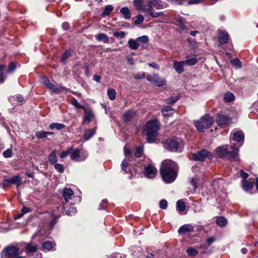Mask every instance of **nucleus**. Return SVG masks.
Segmentation results:
<instances>
[{"label": "nucleus", "mask_w": 258, "mask_h": 258, "mask_svg": "<svg viewBox=\"0 0 258 258\" xmlns=\"http://www.w3.org/2000/svg\"><path fill=\"white\" fill-rule=\"evenodd\" d=\"M56 151L53 150L48 156V161L51 164H54L57 162V158L56 156Z\"/></svg>", "instance_id": "nucleus-29"}, {"label": "nucleus", "mask_w": 258, "mask_h": 258, "mask_svg": "<svg viewBox=\"0 0 258 258\" xmlns=\"http://www.w3.org/2000/svg\"><path fill=\"white\" fill-rule=\"evenodd\" d=\"M107 204V201L106 200H103L99 206V209L102 210L104 209Z\"/></svg>", "instance_id": "nucleus-59"}, {"label": "nucleus", "mask_w": 258, "mask_h": 258, "mask_svg": "<svg viewBox=\"0 0 258 258\" xmlns=\"http://www.w3.org/2000/svg\"><path fill=\"white\" fill-rule=\"evenodd\" d=\"M35 136L39 139L46 138L47 137L46 132L44 131H37L35 133Z\"/></svg>", "instance_id": "nucleus-47"}, {"label": "nucleus", "mask_w": 258, "mask_h": 258, "mask_svg": "<svg viewBox=\"0 0 258 258\" xmlns=\"http://www.w3.org/2000/svg\"><path fill=\"white\" fill-rule=\"evenodd\" d=\"M65 125L63 124L59 123H52L49 125V127L51 130L56 128L57 130H60L63 128Z\"/></svg>", "instance_id": "nucleus-38"}, {"label": "nucleus", "mask_w": 258, "mask_h": 258, "mask_svg": "<svg viewBox=\"0 0 258 258\" xmlns=\"http://www.w3.org/2000/svg\"><path fill=\"white\" fill-rule=\"evenodd\" d=\"M15 69L16 64L14 62H12L9 65L8 69L7 70V72L9 73H12L13 71H14Z\"/></svg>", "instance_id": "nucleus-54"}, {"label": "nucleus", "mask_w": 258, "mask_h": 258, "mask_svg": "<svg viewBox=\"0 0 258 258\" xmlns=\"http://www.w3.org/2000/svg\"><path fill=\"white\" fill-rule=\"evenodd\" d=\"M153 6L156 9H163L167 7V4L161 0H151Z\"/></svg>", "instance_id": "nucleus-19"}, {"label": "nucleus", "mask_w": 258, "mask_h": 258, "mask_svg": "<svg viewBox=\"0 0 258 258\" xmlns=\"http://www.w3.org/2000/svg\"><path fill=\"white\" fill-rule=\"evenodd\" d=\"M233 140L238 143L240 144L241 146L243 142L244 135L242 132L238 131L233 133Z\"/></svg>", "instance_id": "nucleus-16"}, {"label": "nucleus", "mask_w": 258, "mask_h": 258, "mask_svg": "<svg viewBox=\"0 0 258 258\" xmlns=\"http://www.w3.org/2000/svg\"><path fill=\"white\" fill-rule=\"evenodd\" d=\"M224 99L226 102H231L234 100V95L233 93L227 92L225 94Z\"/></svg>", "instance_id": "nucleus-32"}, {"label": "nucleus", "mask_w": 258, "mask_h": 258, "mask_svg": "<svg viewBox=\"0 0 258 258\" xmlns=\"http://www.w3.org/2000/svg\"><path fill=\"white\" fill-rule=\"evenodd\" d=\"M62 212L68 216H72L76 213L77 210L73 206L69 208L68 205L67 204L63 206Z\"/></svg>", "instance_id": "nucleus-21"}, {"label": "nucleus", "mask_w": 258, "mask_h": 258, "mask_svg": "<svg viewBox=\"0 0 258 258\" xmlns=\"http://www.w3.org/2000/svg\"><path fill=\"white\" fill-rule=\"evenodd\" d=\"M160 129L159 122L157 120L148 121L144 127L149 143H153L157 137V132Z\"/></svg>", "instance_id": "nucleus-3"}, {"label": "nucleus", "mask_w": 258, "mask_h": 258, "mask_svg": "<svg viewBox=\"0 0 258 258\" xmlns=\"http://www.w3.org/2000/svg\"><path fill=\"white\" fill-rule=\"evenodd\" d=\"M70 152H71V149L70 148L68 149L66 151L62 152L60 154V157L61 158H64L66 157L69 154H70Z\"/></svg>", "instance_id": "nucleus-58"}, {"label": "nucleus", "mask_w": 258, "mask_h": 258, "mask_svg": "<svg viewBox=\"0 0 258 258\" xmlns=\"http://www.w3.org/2000/svg\"><path fill=\"white\" fill-rule=\"evenodd\" d=\"M3 252L8 257L13 258L19 254V250L16 246H9L5 248Z\"/></svg>", "instance_id": "nucleus-11"}, {"label": "nucleus", "mask_w": 258, "mask_h": 258, "mask_svg": "<svg viewBox=\"0 0 258 258\" xmlns=\"http://www.w3.org/2000/svg\"><path fill=\"white\" fill-rule=\"evenodd\" d=\"M186 252L187 255L191 257L195 256L199 253L198 251L196 249L191 247L187 248Z\"/></svg>", "instance_id": "nucleus-33"}, {"label": "nucleus", "mask_w": 258, "mask_h": 258, "mask_svg": "<svg viewBox=\"0 0 258 258\" xmlns=\"http://www.w3.org/2000/svg\"><path fill=\"white\" fill-rule=\"evenodd\" d=\"M185 64L184 60L180 61H175L173 63V67L178 74H181L184 71L183 67Z\"/></svg>", "instance_id": "nucleus-17"}, {"label": "nucleus", "mask_w": 258, "mask_h": 258, "mask_svg": "<svg viewBox=\"0 0 258 258\" xmlns=\"http://www.w3.org/2000/svg\"><path fill=\"white\" fill-rule=\"evenodd\" d=\"M107 95L111 100H115L116 98V91L114 89H109L107 91Z\"/></svg>", "instance_id": "nucleus-40"}, {"label": "nucleus", "mask_w": 258, "mask_h": 258, "mask_svg": "<svg viewBox=\"0 0 258 258\" xmlns=\"http://www.w3.org/2000/svg\"><path fill=\"white\" fill-rule=\"evenodd\" d=\"M153 7H154L153 6L151 1L150 0L148 3V4L144 5V6L143 8V11L148 13L149 15H150L154 10Z\"/></svg>", "instance_id": "nucleus-30"}, {"label": "nucleus", "mask_w": 258, "mask_h": 258, "mask_svg": "<svg viewBox=\"0 0 258 258\" xmlns=\"http://www.w3.org/2000/svg\"><path fill=\"white\" fill-rule=\"evenodd\" d=\"M218 40L221 45L227 43L229 39V34L225 31H219L218 35Z\"/></svg>", "instance_id": "nucleus-15"}, {"label": "nucleus", "mask_w": 258, "mask_h": 258, "mask_svg": "<svg viewBox=\"0 0 258 258\" xmlns=\"http://www.w3.org/2000/svg\"><path fill=\"white\" fill-rule=\"evenodd\" d=\"M26 249L29 252H34L37 250V247L35 244L30 243L27 244Z\"/></svg>", "instance_id": "nucleus-41"}, {"label": "nucleus", "mask_w": 258, "mask_h": 258, "mask_svg": "<svg viewBox=\"0 0 258 258\" xmlns=\"http://www.w3.org/2000/svg\"><path fill=\"white\" fill-rule=\"evenodd\" d=\"M43 84L47 89L54 93H59L62 91H67L68 90L67 88L59 84L55 86L51 83L47 78H44L43 79Z\"/></svg>", "instance_id": "nucleus-7"}, {"label": "nucleus", "mask_w": 258, "mask_h": 258, "mask_svg": "<svg viewBox=\"0 0 258 258\" xmlns=\"http://www.w3.org/2000/svg\"><path fill=\"white\" fill-rule=\"evenodd\" d=\"M3 155L5 158H11L12 156V151L10 149H7L3 152Z\"/></svg>", "instance_id": "nucleus-53"}, {"label": "nucleus", "mask_w": 258, "mask_h": 258, "mask_svg": "<svg viewBox=\"0 0 258 258\" xmlns=\"http://www.w3.org/2000/svg\"><path fill=\"white\" fill-rule=\"evenodd\" d=\"M63 197L65 201L67 202L74 195V191L70 188H66L63 189Z\"/></svg>", "instance_id": "nucleus-22"}, {"label": "nucleus", "mask_w": 258, "mask_h": 258, "mask_svg": "<svg viewBox=\"0 0 258 258\" xmlns=\"http://www.w3.org/2000/svg\"><path fill=\"white\" fill-rule=\"evenodd\" d=\"M240 176L244 179H246L248 175L247 173L245 172L244 171L241 170L240 171Z\"/></svg>", "instance_id": "nucleus-63"}, {"label": "nucleus", "mask_w": 258, "mask_h": 258, "mask_svg": "<svg viewBox=\"0 0 258 258\" xmlns=\"http://www.w3.org/2000/svg\"><path fill=\"white\" fill-rule=\"evenodd\" d=\"M190 183L194 186V189H196L197 188V181L196 178H192L191 179Z\"/></svg>", "instance_id": "nucleus-62"}, {"label": "nucleus", "mask_w": 258, "mask_h": 258, "mask_svg": "<svg viewBox=\"0 0 258 258\" xmlns=\"http://www.w3.org/2000/svg\"><path fill=\"white\" fill-rule=\"evenodd\" d=\"M216 223L218 226L223 227L227 224V222L224 217H219L216 219Z\"/></svg>", "instance_id": "nucleus-35"}, {"label": "nucleus", "mask_w": 258, "mask_h": 258, "mask_svg": "<svg viewBox=\"0 0 258 258\" xmlns=\"http://www.w3.org/2000/svg\"><path fill=\"white\" fill-rule=\"evenodd\" d=\"M22 183V179L20 175L14 176L10 178L4 179L3 182L4 186H7L10 184H16L19 187Z\"/></svg>", "instance_id": "nucleus-10"}, {"label": "nucleus", "mask_w": 258, "mask_h": 258, "mask_svg": "<svg viewBox=\"0 0 258 258\" xmlns=\"http://www.w3.org/2000/svg\"><path fill=\"white\" fill-rule=\"evenodd\" d=\"M138 42H142L148 43L149 42L148 37L146 35H144L141 37H139L136 38Z\"/></svg>", "instance_id": "nucleus-51"}, {"label": "nucleus", "mask_w": 258, "mask_h": 258, "mask_svg": "<svg viewBox=\"0 0 258 258\" xmlns=\"http://www.w3.org/2000/svg\"><path fill=\"white\" fill-rule=\"evenodd\" d=\"M157 173V169L151 164L148 165L145 168V175L148 178H154Z\"/></svg>", "instance_id": "nucleus-14"}, {"label": "nucleus", "mask_w": 258, "mask_h": 258, "mask_svg": "<svg viewBox=\"0 0 258 258\" xmlns=\"http://www.w3.org/2000/svg\"><path fill=\"white\" fill-rule=\"evenodd\" d=\"M160 207L162 209H166L167 207V202L165 200H162L160 202Z\"/></svg>", "instance_id": "nucleus-57"}, {"label": "nucleus", "mask_w": 258, "mask_h": 258, "mask_svg": "<svg viewBox=\"0 0 258 258\" xmlns=\"http://www.w3.org/2000/svg\"><path fill=\"white\" fill-rule=\"evenodd\" d=\"M120 13L123 15L125 19H130L131 16L130 10L127 7H123L120 10Z\"/></svg>", "instance_id": "nucleus-27"}, {"label": "nucleus", "mask_w": 258, "mask_h": 258, "mask_svg": "<svg viewBox=\"0 0 258 258\" xmlns=\"http://www.w3.org/2000/svg\"><path fill=\"white\" fill-rule=\"evenodd\" d=\"M179 99L178 96H173L166 99V103L168 104H173Z\"/></svg>", "instance_id": "nucleus-42"}, {"label": "nucleus", "mask_w": 258, "mask_h": 258, "mask_svg": "<svg viewBox=\"0 0 258 258\" xmlns=\"http://www.w3.org/2000/svg\"><path fill=\"white\" fill-rule=\"evenodd\" d=\"M242 186L245 191H247L252 189L253 187V183L251 182H248L246 180H243L242 182Z\"/></svg>", "instance_id": "nucleus-26"}, {"label": "nucleus", "mask_w": 258, "mask_h": 258, "mask_svg": "<svg viewBox=\"0 0 258 258\" xmlns=\"http://www.w3.org/2000/svg\"><path fill=\"white\" fill-rule=\"evenodd\" d=\"M185 64L191 66L196 64L198 62V59L196 57L189 58L188 57L184 60Z\"/></svg>", "instance_id": "nucleus-34"}, {"label": "nucleus", "mask_w": 258, "mask_h": 258, "mask_svg": "<svg viewBox=\"0 0 258 258\" xmlns=\"http://www.w3.org/2000/svg\"><path fill=\"white\" fill-rule=\"evenodd\" d=\"M136 111L133 110H129L126 112L124 113V114L123 115V120L125 121H128L130 120V119L134 117L136 115Z\"/></svg>", "instance_id": "nucleus-23"}, {"label": "nucleus", "mask_w": 258, "mask_h": 258, "mask_svg": "<svg viewBox=\"0 0 258 258\" xmlns=\"http://www.w3.org/2000/svg\"><path fill=\"white\" fill-rule=\"evenodd\" d=\"M144 18L142 15H138L136 17V20L134 22L135 25H139L143 23Z\"/></svg>", "instance_id": "nucleus-49"}, {"label": "nucleus", "mask_w": 258, "mask_h": 258, "mask_svg": "<svg viewBox=\"0 0 258 258\" xmlns=\"http://www.w3.org/2000/svg\"><path fill=\"white\" fill-rule=\"evenodd\" d=\"M206 157L211 159L212 155L206 149H202L197 153L194 154L192 155V158L195 161H203Z\"/></svg>", "instance_id": "nucleus-9"}, {"label": "nucleus", "mask_w": 258, "mask_h": 258, "mask_svg": "<svg viewBox=\"0 0 258 258\" xmlns=\"http://www.w3.org/2000/svg\"><path fill=\"white\" fill-rule=\"evenodd\" d=\"M113 36L116 38H123L125 36V33L123 31L120 32H114L113 33Z\"/></svg>", "instance_id": "nucleus-52"}, {"label": "nucleus", "mask_w": 258, "mask_h": 258, "mask_svg": "<svg viewBox=\"0 0 258 258\" xmlns=\"http://www.w3.org/2000/svg\"><path fill=\"white\" fill-rule=\"evenodd\" d=\"M204 0H190L187 2L188 5L197 4L203 2Z\"/></svg>", "instance_id": "nucleus-61"}, {"label": "nucleus", "mask_w": 258, "mask_h": 258, "mask_svg": "<svg viewBox=\"0 0 258 258\" xmlns=\"http://www.w3.org/2000/svg\"><path fill=\"white\" fill-rule=\"evenodd\" d=\"M231 63L236 69H240L242 67L241 62L238 58H234L231 60Z\"/></svg>", "instance_id": "nucleus-39"}, {"label": "nucleus", "mask_w": 258, "mask_h": 258, "mask_svg": "<svg viewBox=\"0 0 258 258\" xmlns=\"http://www.w3.org/2000/svg\"><path fill=\"white\" fill-rule=\"evenodd\" d=\"M138 42L137 41V39L135 40L133 39H130L128 41V45L131 49L132 50H137L139 46V44L138 43Z\"/></svg>", "instance_id": "nucleus-28"}, {"label": "nucleus", "mask_w": 258, "mask_h": 258, "mask_svg": "<svg viewBox=\"0 0 258 258\" xmlns=\"http://www.w3.org/2000/svg\"><path fill=\"white\" fill-rule=\"evenodd\" d=\"M147 80L157 87H162L166 85V82L163 78H160L158 75L154 74L148 76Z\"/></svg>", "instance_id": "nucleus-8"}, {"label": "nucleus", "mask_w": 258, "mask_h": 258, "mask_svg": "<svg viewBox=\"0 0 258 258\" xmlns=\"http://www.w3.org/2000/svg\"><path fill=\"white\" fill-rule=\"evenodd\" d=\"M71 56V53L69 51H66L61 56V60L63 63H66L67 60Z\"/></svg>", "instance_id": "nucleus-46"}, {"label": "nucleus", "mask_w": 258, "mask_h": 258, "mask_svg": "<svg viewBox=\"0 0 258 258\" xmlns=\"http://www.w3.org/2000/svg\"><path fill=\"white\" fill-rule=\"evenodd\" d=\"M113 9V7L112 5L106 6L104 8L103 12L102 13V15L103 16H106L109 15L111 12L112 11Z\"/></svg>", "instance_id": "nucleus-37"}, {"label": "nucleus", "mask_w": 258, "mask_h": 258, "mask_svg": "<svg viewBox=\"0 0 258 258\" xmlns=\"http://www.w3.org/2000/svg\"><path fill=\"white\" fill-rule=\"evenodd\" d=\"M71 103L75 107H76L77 108L82 109L83 110L85 109V107L83 105H81L78 102L77 100L75 98H74L72 99V100L71 101Z\"/></svg>", "instance_id": "nucleus-45"}, {"label": "nucleus", "mask_w": 258, "mask_h": 258, "mask_svg": "<svg viewBox=\"0 0 258 258\" xmlns=\"http://www.w3.org/2000/svg\"><path fill=\"white\" fill-rule=\"evenodd\" d=\"M127 159L123 160L121 164V169L125 171V173H127V171L126 170V168L128 166V163L127 162Z\"/></svg>", "instance_id": "nucleus-56"}, {"label": "nucleus", "mask_w": 258, "mask_h": 258, "mask_svg": "<svg viewBox=\"0 0 258 258\" xmlns=\"http://www.w3.org/2000/svg\"><path fill=\"white\" fill-rule=\"evenodd\" d=\"M54 168L59 173H62L64 171V168L62 164L55 163L54 164Z\"/></svg>", "instance_id": "nucleus-50"}, {"label": "nucleus", "mask_w": 258, "mask_h": 258, "mask_svg": "<svg viewBox=\"0 0 258 258\" xmlns=\"http://www.w3.org/2000/svg\"><path fill=\"white\" fill-rule=\"evenodd\" d=\"M143 153V147L142 146H140L137 148L135 155L136 157L140 158L142 156Z\"/></svg>", "instance_id": "nucleus-48"}, {"label": "nucleus", "mask_w": 258, "mask_h": 258, "mask_svg": "<svg viewBox=\"0 0 258 258\" xmlns=\"http://www.w3.org/2000/svg\"><path fill=\"white\" fill-rule=\"evenodd\" d=\"M216 153L220 158L233 161L237 157V148L229 145L220 146L216 148Z\"/></svg>", "instance_id": "nucleus-2"}, {"label": "nucleus", "mask_w": 258, "mask_h": 258, "mask_svg": "<svg viewBox=\"0 0 258 258\" xmlns=\"http://www.w3.org/2000/svg\"><path fill=\"white\" fill-rule=\"evenodd\" d=\"M55 244L52 241H47L42 244V247L44 250L49 251L53 248Z\"/></svg>", "instance_id": "nucleus-24"}, {"label": "nucleus", "mask_w": 258, "mask_h": 258, "mask_svg": "<svg viewBox=\"0 0 258 258\" xmlns=\"http://www.w3.org/2000/svg\"><path fill=\"white\" fill-rule=\"evenodd\" d=\"M124 153L126 157L125 159H127L128 161H131L130 158H132V156L131 155V151L130 148L127 147L126 146H125L124 147Z\"/></svg>", "instance_id": "nucleus-44"}, {"label": "nucleus", "mask_w": 258, "mask_h": 258, "mask_svg": "<svg viewBox=\"0 0 258 258\" xmlns=\"http://www.w3.org/2000/svg\"><path fill=\"white\" fill-rule=\"evenodd\" d=\"M214 122L213 117L208 114H206L201 117L199 120L195 121L194 123L197 130L202 132L205 129L210 128Z\"/></svg>", "instance_id": "nucleus-4"}, {"label": "nucleus", "mask_w": 258, "mask_h": 258, "mask_svg": "<svg viewBox=\"0 0 258 258\" xmlns=\"http://www.w3.org/2000/svg\"><path fill=\"white\" fill-rule=\"evenodd\" d=\"M5 66L0 64V84L4 83L6 79V75L2 73V71L5 69Z\"/></svg>", "instance_id": "nucleus-43"}, {"label": "nucleus", "mask_w": 258, "mask_h": 258, "mask_svg": "<svg viewBox=\"0 0 258 258\" xmlns=\"http://www.w3.org/2000/svg\"><path fill=\"white\" fill-rule=\"evenodd\" d=\"M30 211V209L28 207H24L22 209V214H24L27 213Z\"/></svg>", "instance_id": "nucleus-64"}, {"label": "nucleus", "mask_w": 258, "mask_h": 258, "mask_svg": "<svg viewBox=\"0 0 258 258\" xmlns=\"http://www.w3.org/2000/svg\"><path fill=\"white\" fill-rule=\"evenodd\" d=\"M176 207L177 210L180 212H183L185 210V204L184 202H183L181 200L177 201L176 203Z\"/></svg>", "instance_id": "nucleus-36"}, {"label": "nucleus", "mask_w": 258, "mask_h": 258, "mask_svg": "<svg viewBox=\"0 0 258 258\" xmlns=\"http://www.w3.org/2000/svg\"><path fill=\"white\" fill-rule=\"evenodd\" d=\"M216 122L220 126H223L231 122V118L227 115L219 113L217 114Z\"/></svg>", "instance_id": "nucleus-13"}, {"label": "nucleus", "mask_w": 258, "mask_h": 258, "mask_svg": "<svg viewBox=\"0 0 258 258\" xmlns=\"http://www.w3.org/2000/svg\"><path fill=\"white\" fill-rule=\"evenodd\" d=\"M84 115L83 120V124H88L91 120L96 121V117L94 113L90 109L85 108Z\"/></svg>", "instance_id": "nucleus-12"}, {"label": "nucleus", "mask_w": 258, "mask_h": 258, "mask_svg": "<svg viewBox=\"0 0 258 258\" xmlns=\"http://www.w3.org/2000/svg\"><path fill=\"white\" fill-rule=\"evenodd\" d=\"M192 231H193V227L191 224L183 225L178 230V233L182 235Z\"/></svg>", "instance_id": "nucleus-18"}, {"label": "nucleus", "mask_w": 258, "mask_h": 258, "mask_svg": "<svg viewBox=\"0 0 258 258\" xmlns=\"http://www.w3.org/2000/svg\"><path fill=\"white\" fill-rule=\"evenodd\" d=\"M164 147L170 152H181L183 145L179 140L169 139L165 142Z\"/></svg>", "instance_id": "nucleus-5"}, {"label": "nucleus", "mask_w": 258, "mask_h": 258, "mask_svg": "<svg viewBox=\"0 0 258 258\" xmlns=\"http://www.w3.org/2000/svg\"><path fill=\"white\" fill-rule=\"evenodd\" d=\"M96 132V128H92V129H86L85 131V134L84 135V139L86 141L89 140L95 134Z\"/></svg>", "instance_id": "nucleus-25"}, {"label": "nucleus", "mask_w": 258, "mask_h": 258, "mask_svg": "<svg viewBox=\"0 0 258 258\" xmlns=\"http://www.w3.org/2000/svg\"><path fill=\"white\" fill-rule=\"evenodd\" d=\"M175 111V110L174 108L168 106H165L161 110L163 115L167 117L173 115Z\"/></svg>", "instance_id": "nucleus-20"}, {"label": "nucleus", "mask_w": 258, "mask_h": 258, "mask_svg": "<svg viewBox=\"0 0 258 258\" xmlns=\"http://www.w3.org/2000/svg\"><path fill=\"white\" fill-rule=\"evenodd\" d=\"M178 172V167L174 162L166 160L162 162L160 168V173L165 182H173L177 176Z\"/></svg>", "instance_id": "nucleus-1"}, {"label": "nucleus", "mask_w": 258, "mask_h": 258, "mask_svg": "<svg viewBox=\"0 0 258 258\" xmlns=\"http://www.w3.org/2000/svg\"><path fill=\"white\" fill-rule=\"evenodd\" d=\"M96 39L99 41H103L105 43H108L109 41V38L107 35L104 33H100L97 35Z\"/></svg>", "instance_id": "nucleus-31"}, {"label": "nucleus", "mask_w": 258, "mask_h": 258, "mask_svg": "<svg viewBox=\"0 0 258 258\" xmlns=\"http://www.w3.org/2000/svg\"><path fill=\"white\" fill-rule=\"evenodd\" d=\"M71 159L75 161L80 162L85 160L88 156V154L85 152H81L79 149H73L70 148Z\"/></svg>", "instance_id": "nucleus-6"}, {"label": "nucleus", "mask_w": 258, "mask_h": 258, "mask_svg": "<svg viewBox=\"0 0 258 258\" xmlns=\"http://www.w3.org/2000/svg\"><path fill=\"white\" fill-rule=\"evenodd\" d=\"M164 15V13L162 12H156L154 10H153V12H151V13L150 14V15L154 18H157L161 16H162Z\"/></svg>", "instance_id": "nucleus-55"}, {"label": "nucleus", "mask_w": 258, "mask_h": 258, "mask_svg": "<svg viewBox=\"0 0 258 258\" xmlns=\"http://www.w3.org/2000/svg\"><path fill=\"white\" fill-rule=\"evenodd\" d=\"M133 3H134V5L138 8H140L142 7V0H134Z\"/></svg>", "instance_id": "nucleus-60"}]
</instances>
